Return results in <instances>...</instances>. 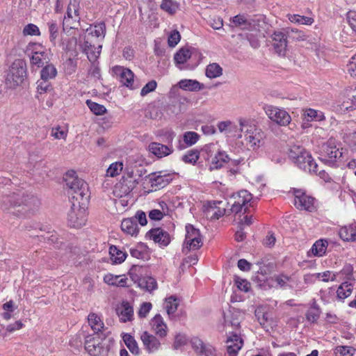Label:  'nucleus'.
<instances>
[{"mask_svg":"<svg viewBox=\"0 0 356 356\" xmlns=\"http://www.w3.org/2000/svg\"><path fill=\"white\" fill-rule=\"evenodd\" d=\"M191 344L195 351L201 356H215V349L210 345H206L198 338H193Z\"/></svg>","mask_w":356,"mask_h":356,"instance_id":"obj_18","label":"nucleus"},{"mask_svg":"<svg viewBox=\"0 0 356 356\" xmlns=\"http://www.w3.org/2000/svg\"><path fill=\"white\" fill-rule=\"evenodd\" d=\"M121 229L131 236L136 235L138 232V225L134 218L124 219L121 223Z\"/></svg>","mask_w":356,"mask_h":356,"instance_id":"obj_26","label":"nucleus"},{"mask_svg":"<svg viewBox=\"0 0 356 356\" xmlns=\"http://www.w3.org/2000/svg\"><path fill=\"white\" fill-rule=\"evenodd\" d=\"M179 305V300L174 296H170L165 299L163 303V308L165 312H175Z\"/></svg>","mask_w":356,"mask_h":356,"instance_id":"obj_49","label":"nucleus"},{"mask_svg":"<svg viewBox=\"0 0 356 356\" xmlns=\"http://www.w3.org/2000/svg\"><path fill=\"white\" fill-rule=\"evenodd\" d=\"M186 343V338L184 335L179 334L175 337L173 348L176 350Z\"/></svg>","mask_w":356,"mask_h":356,"instance_id":"obj_63","label":"nucleus"},{"mask_svg":"<svg viewBox=\"0 0 356 356\" xmlns=\"http://www.w3.org/2000/svg\"><path fill=\"white\" fill-rule=\"evenodd\" d=\"M293 163L299 168L311 174L317 172L318 165L307 151L305 152L302 158L298 159Z\"/></svg>","mask_w":356,"mask_h":356,"instance_id":"obj_13","label":"nucleus"},{"mask_svg":"<svg viewBox=\"0 0 356 356\" xmlns=\"http://www.w3.org/2000/svg\"><path fill=\"white\" fill-rule=\"evenodd\" d=\"M179 3L173 0H162L160 8L170 15H174L179 9Z\"/></svg>","mask_w":356,"mask_h":356,"instance_id":"obj_36","label":"nucleus"},{"mask_svg":"<svg viewBox=\"0 0 356 356\" xmlns=\"http://www.w3.org/2000/svg\"><path fill=\"white\" fill-rule=\"evenodd\" d=\"M291 22L298 23L301 24L311 25L314 22V19L309 17L301 16L299 15H293L289 17Z\"/></svg>","mask_w":356,"mask_h":356,"instance_id":"obj_54","label":"nucleus"},{"mask_svg":"<svg viewBox=\"0 0 356 356\" xmlns=\"http://www.w3.org/2000/svg\"><path fill=\"white\" fill-rule=\"evenodd\" d=\"M234 198L236 200L234 202L238 204L246 207V204L252 200V196L248 191L242 190L236 195H234Z\"/></svg>","mask_w":356,"mask_h":356,"instance_id":"obj_41","label":"nucleus"},{"mask_svg":"<svg viewBox=\"0 0 356 356\" xmlns=\"http://www.w3.org/2000/svg\"><path fill=\"white\" fill-rule=\"evenodd\" d=\"M23 34L24 35H40V32L39 28L33 24H29L23 29Z\"/></svg>","mask_w":356,"mask_h":356,"instance_id":"obj_57","label":"nucleus"},{"mask_svg":"<svg viewBox=\"0 0 356 356\" xmlns=\"http://www.w3.org/2000/svg\"><path fill=\"white\" fill-rule=\"evenodd\" d=\"M314 199L297 191L295 195V206L300 210L312 211L314 209Z\"/></svg>","mask_w":356,"mask_h":356,"instance_id":"obj_16","label":"nucleus"},{"mask_svg":"<svg viewBox=\"0 0 356 356\" xmlns=\"http://www.w3.org/2000/svg\"><path fill=\"white\" fill-rule=\"evenodd\" d=\"M47 26L50 34V41L54 42L58 36L59 26L54 20H51L47 22Z\"/></svg>","mask_w":356,"mask_h":356,"instance_id":"obj_52","label":"nucleus"},{"mask_svg":"<svg viewBox=\"0 0 356 356\" xmlns=\"http://www.w3.org/2000/svg\"><path fill=\"white\" fill-rule=\"evenodd\" d=\"M87 34L85 36H89L90 38L95 37L96 38L105 35L106 32V26L103 22H99L94 25V26H90L89 29L86 30Z\"/></svg>","mask_w":356,"mask_h":356,"instance_id":"obj_28","label":"nucleus"},{"mask_svg":"<svg viewBox=\"0 0 356 356\" xmlns=\"http://www.w3.org/2000/svg\"><path fill=\"white\" fill-rule=\"evenodd\" d=\"M255 317L259 324L264 328L272 327L273 323V318L270 316V313H254Z\"/></svg>","mask_w":356,"mask_h":356,"instance_id":"obj_42","label":"nucleus"},{"mask_svg":"<svg viewBox=\"0 0 356 356\" xmlns=\"http://www.w3.org/2000/svg\"><path fill=\"white\" fill-rule=\"evenodd\" d=\"M224 323L225 326L238 327L241 323V318L238 313H224Z\"/></svg>","mask_w":356,"mask_h":356,"instance_id":"obj_34","label":"nucleus"},{"mask_svg":"<svg viewBox=\"0 0 356 356\" xmlns=\"http://www.w3.org/2000/svg\"><path fill=\"white\" fill-rule=\"evenodd\" d=\"M272 40L275 51L280 56H284L287 47L286 35L282 32H275L272 35Z\"/></svg>","mask_w":356,"mask_h":356,"instance_id":"obj_17","label":"nucleus"},{"mask_svg":"<svg viewBox=\"0 0 356 356\" xmlns=\"http://www.w3.org/2000/svg\"><path fill=\"white\" fill-rule=\"evenodd\" d=\"M40 204V200L33 195L21 196L13 193L3 198L1 207L3 210L9 211L15 215L24 216L33 212Z\"/></svg>","mask_w":356,"mask_h":356,"instance_id":"obj_1","label":"nucleus"},{"mask_svg":"<svg viewBox=\"0 0 356 356\" xmlns=\"http://www.w3.org/2000/svg\"><path fill=\"white\" fill-rule=\"evenodd\" d=\"M148 149L158 158L168 156L173 152V149L171 145H165L156 142L149 143Z\"/></svg>","mask_w":356,"mask_h":356,"instance_id":"obj_21","label":"nucleus"},{"mask_svg":"<svg viewBox=\"0 0 356 356\" xmlns=\"http://www.w3.org/2000/svg\"><path fill=\"white\" fill-rule=\"evenodd\" d=\"M254 22L250 20L244 15H237L232 18V23L235 26L241 27L243 29L250 30L254 26Z\"/></svg>","mask_w":356,"mask_h":356,"instance_id":"obj_30","label":"nucleus"},{"mask_svg":"<svg viewBox=\"0 0 356 356\" xmlns=\"http://www.w3.org/2000/svg\"><path fill=\"white\" fill-rule=\"evenodd\" d=\"M81 48L83 51L87 54L89 60L94 62L100 55L102 46L99 45L98 47L96 48L92 38H90L89 36H85L84 42L81 45Z\"/></svg>","mask_w":356,"mask_h":356,"instance_id":"obj_15","label":"nucleus"},{"mask_svg":"<svg viewBox=\"0 0 356 356\" xmlns=\"http://www.w3.org/2000/svg\"><path fill=\"white\" fill-rule=\"evenodd\" d=\"M122 339L125 345L131 353L134 355H138L139 353L138 344L134 338L131 334L127 333L124 334Z\"/></svg>","mask_w":356,"mask_h":356,"instance_id":"obj_39","label":"nucleus"},{"mask_svg":"<svg viewBox=\"0 0 356 356\" xmlns=\"http://www.w3.org/2000/svg\"><path fill=\"white\" fill-rule=\"evenodd\" d=\"M307 150L301 145H289L288 149L289 158L294 163L298 159L302 158Z\"/></svg>","mask_w":356,"mask_h":356,"instance_id":"obj_32","label":"nucleus"},{"mask_svg":"<svg viewBox=\"0 0 356 356\" xmlns=\"http://www.w3.org/2000/svg\"><path fill=\"white\" fill-rule=\"evenodd\" d=\"M51 136L56 139H65L67 136V131L61 129L60 127L53 128L51 130Z\"/></svg>","mask_w":356,"mask_h":356,"instance_id":"obj_61","label":"nucleus"},{"mask_svg":"<svg viewBox=\"0 0 356 356\" xmlns=\"http://www.w3.org/2000/svg\"><path fill=\"white\" fill-rule=\"evenodd\" d=\"M64 181L71 202H81L83 204H88L90 198L88 184L83 179L78 177L74 170H69L65 173Z\"/></svg>","mask_w":356,"mask_h":356,"instance_id":"obj_2","label":"nucleus"},{"mask_svg":"<svg viewBox=\"0 0 356 356\" xmlns=\"http://www.w3.org/2000/svg\"><path fill=\"white\" fill-rule=\"evenodd\" d=\"M151 325L155 333L161 337L166 335V325L160 314H156L152 320Z\"/></svg>","mask_w":356,"mask_h":356,"instance_id":"obj_25","label":"nucleus"},{"mask_svg":"<svg viewBox=\"0 0 356 356\" xmlns=\"http://www.w3.org/2000/svg\"><path fill=\"white\" fill-rule=\"evenodd\" d=\"M227 350L229 356H237L238 352L242 348L243 341L240 336L232 334L227 338Z\"/></svg>","mask_w":356,"mask_h":356,"instance_id":"obj_19","label":"nucleus"},{"mask_svg":"<svg viewBox=\"0 0 356 356\" xmlns=\"http://www.w3.org/2000/svg\"><path fill=\"white\" fill-rule=\"evenodd\" d=\"M314 276L316 278L321 279L323 282H328L330 280L334 281L336 279V275L329 270L325 271L322 273H316Z\"/></svg>","mask_w":356,"mask_h":356,"instance_id":"obj_60","label":"nucleus"},{"mask_svg":"<svg viewBox=\"0 0 356 356\" xmlns=\"http://www.w3.org/2000/svg\"><path fill=\"white\" fill-rule=\"evenodd\" d=\"M109 253L111 254V259L116 264H121L123 262L127 255L126 252H122L115 245L110 247Z\"/></svg>","mask_w":356,"mask_h":356,"instance_id":"obj_37","label":"nucleus"},{"mask_svg":"<svg viewBox=\"0 0 356 356\" xmlns=\"http://www.w3.org/2000/svg\"><path fill=\"white\" fill-rule=\"evenodd\" d=\"M138 286L140 288L145 289L147 291L151 292L152 291L157 288V283L153 277H145L140 278L138 280Z\"/></svg>","mask_w":356,"mask_h":356,"instance_id":"obj_40","label":"nucleus"},{"mask_svg":"<svg viewBox=\"0 0 356 356\" xmlns=\"http://www.w3.org/2000/svg\"><path fill=\"white\" fill-rule=\"evenodd\" d=\"M199 152L197 150H190L183 157V161L186 163L194 164L199 159Z\"/></svg>","mask_w":356,"mask_h":356,"instance_id":"obj_55","label":"nucleus"},{"mask_svg":"<svg viewBox=\"0 0 356 356\" xmlns=\"http://www.w3.org/2000/svg\"><path fill=\"white\" fill-rule=\"evenodd\" d=\"M222 202L220 201H213V202H207L204 204L202 207V211L204 214V216L207 219L218 220L222 216L225 214L226 209L225 208L220 207L218 206Z\"/></svg>","mask_w":356,"mask_h":356,"instance_id":"obj_10","label":"nucleus"},{"mask_svg":"<svg viewBox=\"0 0 356 356\" xmlns=\"http://www.w3.org/2000/svg\"><path fill=\"white\" fill-rule=\"evenodd\" d=\"M327 242L323 240L317 241L312 248V252L314 255L321 257L325 254L327 248Z\"/></svg>","mask_w":356,"mask_h":356,"instance_id":"obj_47","label":"nucleus"},{"mask_svg":"<svg viewBox=\"0 0 356 356\" xmlns=\"http://www.w3.org/2000/svg\"><path fill=\"white\" fill-rule=\"evenodd\" d=\"M104 281L109 285L124 287L127 286L128 279L121 277L120 275H114L109 273L104 277Z\"/></svg>","mask_w":356,"mask_h":356,"instance_id":"obj_29","label":"nucleus"},{"mask_svg":"<svg viewBox=\"0 0 356 356\" xmlns=\"http://www.w3.org/2000/svg\"><path fill=\"white\" fill-rule=\"evenodd\" d=\"M200 136L194 131H186L183 136L184 142L187 146H192L199 140Z\"/></svg>","mask_w":356,"mask_h":356,"instance_id":"obj_53","label":"nucleus"},{"mask_svg":"<svg viewBox=\"0 0 356 356\" xmlns=\"http://www.w3.org/2000/svg\"><path fill=\"white\" fill-rule=\"evenodd\" d=\"M79 0H70L67 9L66 16L69 18H74V17H79Z\"/></svg>","mask_w":356,"mask_h":356,"instance_id":"obj_46","label":"nucleus"},{"mask_svg":"<svg viewBox=\"0 0 356 356\" xmlns=\"http://www.w3.org/2000/svg\"><path fill=\"white\" fill-rule=\"evenodd\" d=\"M86 104L90 109V111L94 114H95L97 115H101L105 113L106 111V108L103 105L99 104L94 102L91 100H87Z\"/></svg>","mask_w":356,"mask_h":356,"instance_id":"obj_51","label":"nucleus"},{"mask_svg":"<svg viewBox=\"0 0 356 356\" xmlns=\"http://www.w3.org/2000/svg\"><path fill=\"white\" fill-rule=\"evenodd\" d=\"M113 72L123 86L131 89L138 88V86L134 84V74L129 69L122 66H115L113 68Z\"/></svg>","mask_w":356,"mask_h":356,"instance_id":"obj_9","label":"nucleus"},{"mask_svg":"<svg viewBox=\"0 0 356 356\" xmlns=\"http://www.w3.org/2000/svg\"><path fill=\"white\" fill-rule=\"evenodd\" d=\"M179 88L186 91H199L204 88V85L193 79H181L177 83Z\"/></svg>","mask_w":356,"mask_h":356,"instance_id":"obj_24","label":"nucleus"},{"mask_svg":"<svg viewBox=\"0 0 356 356\" xmlns=\"http://www.w3.org/2000/svg\"><path fill=\"white\" fill-rule=\"evenodd\" d=\"M266 113L271 120L280 125H287L291 121L289 113L286 111L277 107L268 106Z\"/></svg>","mask_w":356,"mask_h":356,"instance_id":"obj_12","label":"nucleus"},{"mask_svg":"<svg viewBox=\"0 0 356 356\" xmlns=\"http://www.w3.org/2000/svg\"><path fill=\"white\" fill-rule=\"evenodd\" d=\"M26 76V63L21 59L13 62L6 76V82L10 88L21 85Z\"/></svg>","mask_w":356,"mask_h":356,"instance_id":"obj_4","label":"nucleus"},{"mask_svg":"<svg viewBox=\"0 0 356 356\" xmlns=\"http://www.w3.org/2000/svg\"><path fill=\"white\" fill-rule=\"evenodd\" d=\"M79 17H74V18H69L65 17L63 22V31L68 33L71 29H77V26L79 23Z\"/></svg>","mask_w":356,"mask_h":356,"instance_id":"obj_45","label":"nucleus"},{"mask_svg":"<svg viewBox=\"0 0 356 356\" xmlns=\"http://www.w3.org/2000/svg\"><path fill=\"white\" fill-rule=\"evenodd\" d=\"M41 79L49 80L56 77L57 74V70L54 65L52 64H48L43 67L41 70Z\"/></svg>","mask_w":356,"mask_h":356,"instance_id":"obj_43","label":"nucleus"},{"mask_svg":"<svg viewBox=\"0 0 356 356\" xmlns=\"http://www.w3.org/2000/svg\"><path fill=\"white\" fill-rule=\"evenodd\" d=\"M191 56V52L188 48H181L174 56L175 63L179 64L185 63Z\"/></svg>","mask_w":356,"mask_h":356,"instance_id":"obj_38","label":"nucleus"},{"mask_svg":"<svg viewBox=\"0 0 356 356\" xmlns=\"http://www.w3.org/2000/svg\"><path fill=\"white\" fill-rule=\"evenodd\" d=\"M274 280L280 287H284L291 280V277L282 274L275 276Z\"/></svg>","mask_w":356,"mask_h":356,"instance_id":"obj_62","label":"nucleus"},{"mask_svg":"<svg viewBox=\"0 0 356 356\" xmlns=\"http://www.w3.org/2000/svg\"><path fill=\"white\" fill-rule=\"evenodd\" d=\"M240 134L238 138L241 143L247 147L256 149L264 143V133L255 124L245 119L239 120Z\"/></svg>","mask_w":356,"mask_h":356,"instance_id":"obj_3","label":"nucleus"},{"mask_svg":"<svg viewBox=\"0 0 356 356\" xmlns=\"http://www.w3.org/2000/svg\"><path fill=\"white\" fill-rule=\"evenodd\" d=\"M186 234L185 243L187 245V247L188 246L190 250L199 249L202 245L200 231L191 225H186Z\"/></svg>","mask_w":356,"mask_h":356,"instance_id":"obj_11","label":"nucleus"},{"mask_svg":"<svg viewBox=\"0 0 356 356\" xmlns=\"http://www.w3.org/2000/svg\"><path fill=\"white\" fill-rule=\"evenodd\" d=\"M352 293V285L348 282L342 283L338 288L337 293L339 299L348 297Z\"/></svg>","mask_w":356,"mask_h":356,"instance_id":"obj_48","label":"nucleus"},{"mask_svg":"<svg viewBox=\"0 0 356 356\" xmlns=\"http://www.w3.org/2000/svg\"><path fill=\"white\" fill-rule=\"evenodd\" d=\"M88 321L95 332L97 333L104 329V323L97 313H90L88 316Z\"/></svg>","mask_w":356,"mask_h":356,"instance_id":"obj_27","label":"nucleus"},{"mask_svg":"<svg viewBox=\"0 0 356 356\" xmlns=\"http://www.w3.org/2000/svg\"><path fill=\"white\" fill-rule=\"evenodd\" d=\"M181 39V35L177 30L172 31L168 36V45L171 47H175Z\"/></svg>","mask_w":356,"mask_h":356,"instance_id":"obj_58","label":"nucleus"},{"mask_svg":"<svg viewBox=\"0 0 356 356\" xmlns=\"http://www.w3.org/2000/svg\"><path fill=\"white\" fill-rule=\"evenodd\" d=\"M85 348L92 356H106L107 350L104 348L99 339L89 338L86 340Z\"/></svg>","mask_w":356,"mask_h":356,"instance_id":"obj_14","label":"nucleus"},{"mask_svg":"<svg viewBox=\"0 0 356 356\" xmlns=\"http://www.w3.org/2000/svg\"><path fill=\"white\" fill-rule=\"evenodd\" d=\"M234 282L236 286L241 291L248 292L250 289V283L244 279H241L239 277H235Z\"/></svg>","mask_w":356,"mask_h":356,"instance_id":"obj_56","label":"nucleus"},{"mask_svg":"<svg viewBox=\"0 0 356 356\" xmlns=\"http://www.w3.org/2000/svg\"><path fill=\"white\" fill-rule=\"evenodd\" d=\"M356 349L349 346H338L334 349L336 356H354Z\"/></svg>","mask_w":356,"mask_h":356,"instance_id":"obj_44","label":"nucleus"},{"mask_svg":"<svg viewBox=\"0 0 356 356\" xmlns=\"http://www.w3.org/2000/svg\"><path fill=\"white\" fill-rule=\"evenodd\" d=\"M348 71L352 76H356V55L351 58L348 65Z\"/></svg>","mask_w":356,"mask_h":356,"instance_id":"obj_64","label":"nucleus"},{"mask_svg":"<svg viewBox=\"0 0 356 356\" xmlns=\"http://www.w3.org/2000/svg\"><path fill=\"white\" fill-rule=\"evenodd\" d=\"M40 45L37 43H29L26 49V54L30 56L31 64L38 67H42L49 61L48 54L44 51H40L38 48Z\"/></svg>","mask_w":356,"mask_h":356,"instance_id":"obj_7","label":"nucleus"},{"mask_svg":"<svg viewBox=\"0 0 356 356\" xmlns=\"http://www.w3.org/2000/svg\"><path fill=\"white\" fill-rule=\"evenodd\" d=\"M140 339L145 349L149 353L155 352L160 347L161 343L159 339L147 332H143L140 336Z\"/></svg>","mask_w":356,"mask_h":356,"instance_id":"obj_23","label":"nucleus"},{"mask_svg":"<svg viewBox=\"0 0 356 356\" xmlns=\"http://www.w3.org/2000/svg\"><path fill=\"white\" fill-rule=\"evenodd\" d=\"M339 235L341 239L347 241H356V226L350 225L341 228Z\"/></svg>","mask_w":356,"mask_h":356,"instance_id":"obj_31","label":"nucleus"},{"mask_svg":"<svg viewBox=\"0 0 356 356\" xmlns=\"http://www.w3.org/2000/svg\"><path fill=\"white\" fill-rule=\"evenodd\" d=\"M175 173H168L166 171H159L149 174L146 178L149 179L152 188H162L169 184L174 179Z\"/></svg>","mask_w":356,"mask_h":356,"instance_id":"obj_8","label":"nucleus"},{"mask_svg":"<svg viewBox=\"0 0 356 356\" xmlns=\"http://www.w3.org/2000/svg\"><path fill=\"white\" fill-rule=\"evenodd\" d=\"M87 204L81 202H72L68 213V223L70 227L79 228L86 225L87 221Z\"/></svg>","mask_w":356,"mask_h":356,"instance_id":"obj_5","label":"nucleus"},{"mask_svg":"<svg viewBox=\"0 0 356 356\" xmlns=\"http://www.w3.org/2000/svg\"><path fill=\"white\" fill-rule=\"evenodd\" d=\"M136 182L138 183L136 179L134 181L124 179L115 186L114 195L120 197H127L134 189Z\"/></svg>","mask_w":356,"mask_h":356,"instance_id":"obj_22","label":"nucleus"},{"mask_svg":"<svg viewBox=\"0 0 356 356\" xmlns=\"http://www.w3.org/2000/svg\"><path fill=\"white\" fill-rule=\"evenodd\" d=\"M342 149L337 147L335 141L330 139L324 143L320 151V160L329 166H333L338 159L342 156Z\"/></svg>","mask_w":356,"mask_h":356,"instance_id":"obj_6","label":"nucleus"},{"mask_svg":"<svg viewBox=\"0 0 356 356\" xmlns=\"http://www.w3.org/2000/svg\"><path fill=\"white\" fill-rule=\"evenodd\" d=\"M228 161V156L225 152H219L212 159L210 169L217 170L221 168L224 163H226Z\"/></svg>","mask_w":356,"mask_h":356,"instance_id":"obj_33","label":"nucleus"},{"mask_svg":"<svg viewBox=\"0 0 356 356\" xmlns=\"http://www.w3.org/2000/svg\"><path fill=\"white\" fill-rule=\"evenodd\" d=\"M123 169V163L122 162H115L110 165L106 170V175L114 177L118 175Z\"/></svg>","mask_w":356,"mask_h":356,"instance_id":"obj_50","label":"nucleus"},{"mask_svg":"<svg viewBox=\"0 0 356 356\" xmlns=\"http://www.w3.org/2000/svg\"><path fill=\"white\" fill-rule=\"evenodd\" d=\"M222 74V68L216 63L207 65L206 68V76L209 79H215Z\"/></svg>","mask_w":356,"mask_h":356,"instance_id":"obj_35","label":"nucleus"},{"mask_svg":"<svg viewBox=\"0 0 356 356\" xmlns=\"http://www.w3.org/2000/svg\"><path fill=\"white\" fill-rule=\"evenodd\" d=\"M147 234L155 243H158L161 245L167 246L170 243V238L169 234L161 228L152 229L148 232Z\"/></svg>","mask_w":356,"mask_h":356,"instance_id":"obj_20","label":"nucleus"},{"mask_svg":"<svg viewBox=\"0 0 356 356\" xmlns=\"http://www.w3.org/2000/svg\"><path fill=\"white\" fill-rule=\"evenodd\" d=\"M157 86V83L155 81L152 80L149 81L141 90L140 95L144 97L148 93L154 91Z\"/></svg>","mask_w":356,"mask_h":356,"instance_id":"obj_59","label":"nucleus"}]
</instances>
